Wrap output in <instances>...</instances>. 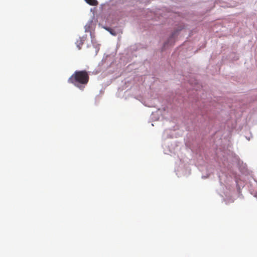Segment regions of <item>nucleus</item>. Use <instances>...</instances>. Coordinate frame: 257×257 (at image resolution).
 <instances>
[{
  "mask_svg": "<svg viewBox=\"0 0 257 257\" xmlns=\"http://www.w3.org/2000/svg\"><path fill=\"white\" fill-rule=\"evenodd\" d=\"M89 80V74L86 70L76 71L69 78L68 82L80 90H83Z\"/></svg>",
  "mask_w": 257,
  "mask_h": 257,
  "instance_id": "1",
  "label": "nucleus"
},
{
  "mask_svg": "<svg viewBox=\"0 0 257 257\" xmlns=\"http://www.w3.org/2000/svg\"><path fill=\"white\" fill-rule=\"evenodd\" d=\"M85 1L90 6H96L98 4L97 0H85Z\"/></svg>",
  "mask_w": 257,
  "mask_h": 257,
  "instance_id": "2",
  "label": "nucleus"
},
{
  "mask_svg": "<svg viewBox=\"0 0 257 257\" xmlns=\"http://www.w3.org/2000/svg\"><path fill=\"white\" fill-rule=\"evenodd\" d=\"M110 33H111V34H112V35H115L114 34L112 33V32H111V31H110Z\"/></svg>",
  "mask_w": 257,
  "mask_h": 257,
  "instance_id": "3",
  "label": "nucleus"
}]
</instances>
